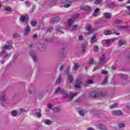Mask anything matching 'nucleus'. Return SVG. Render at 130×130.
Masks as SVG:
<instances>
[{"mask_svg":"<svg viewBox=\"0 0 130 130\" xmlns=\"http://www.w3.org/2000/svg\"><path fill=\"white\" fill-rule=\"evenodd\" d=\"M70 73V68L68 67L67 70L64 72L63 75H68Z\"/></svg>","mask_w":130,"mask_h":130,"instance_id":"43","label":"nucleus"},{"mask_svg":"<svg viewBox=\"0 0 130 130\" xmlns=\"http://www.w3.org/2000/svg\"><path fill=\"white\" fill-rule=\"evenodd\" d=\"M29 54L31 56L34 61H37V56H36V54H35V53H34V51H30Z\"/></svg>","mask_w":130,"mask_h":130,"instance_id":"11","label":"nucleus"},{"mask_svg":"<svg viewBox=\"0 0 130 130\" xmlns=\"http://www.w3.org/2000/svg\"><path fill=\"white\" fill-rule=\"evenodd\" d=\"M37 48L40 51H44L46 49V46L43 43H40L38 45Z\"/></svg>","mask_w":130,"mask_h":130,"instance_id":"6","label":"nucleus"},{"mask_svg":"<svg viewBox=\"0 0 130 130\" xmlns=\"http://www.w3.org/2000/svg\"><path fill=\"white\" fill-rule=\"evenodd\" d=\"M107 95V92L106 91H104V92L99 93V97H104Z\"/></svg>","mask_w":130,"mask_h":130,"instance_id":"32","label":"nucleus"},{"mask_svg":"<svg viewBox=\"0 0 130 130\" xmlns=\"http://www.w3.org/2000/svg\"><path fill=\"white\" fill-rule=\"evenodd\" d=\"M54 19L55 20V23H57V22H58L59 21V20H60V17H54Z\"/></svg>","mask_w":130,"mask_h":130,"instance_id":"45","label":"nucleus"},{"mask_svg":"<svg viewBox=\"0 0 130 130\" xmlns=\"http://www.w3.org/2000/svg\"><path fill=\"white\" fill-rule=\"evenodd\" d=\"M83 39H84V38H83V36L80 35V36L78 37V40L79 41H82V40H83Z\"/></svg>","mask_w":130,"mask_h":130,"instance_id":"53","label":"nucleus"},{"mask_svg":"<svg viewBox=\"0 0 130 130\" xmlns=\"http://www.w3.org/2000/svg\"><path fill=\"white\" fill-rule=\"evenodd\" d=\"M80 8V10H82V11H85V12H90L91 9L90 6L84 5H81Z\"/></svg>","mask_w":130,"mask_h":130,"instance_id":"3","label":"nucleus"},{"mask_svg":"<svg viewBox=\"0 0 130 130\" xmlns=\"http://www.w3.org/2000/svg\"><path fill=\"white\" fill-rule=\"evenodd\" d=\"M68 28L71 30H76L78 29V26L77 25H74L75 23V20L73 19H69L68 21Z\"/></svg>","mask_w":130,"mask_h":130,"instance_id":"1","label":"nucleus"},{"mask_svg":"<svg viewBox=\"0 0 130 130\" xmlns=\"http://www.w3.org/2000/svg\"><path fill=\"white\" fill-rule=\"evenodd\" d=\"M4 11L5 12H12V9H11V7H5V9H4Z\"/></svg>","mask_w":130,"mask_h":130,"instance_id":"40","label":"nucleus"},{"mask_svg":"<svg viewBox=\"0 0 130 130\" xmlns=\"http://www.w3.org/2000/svg\"><path fill=\"white\" fill-rule=\"evenodd\" d=\"M61 94H62L63 99H66V98H70L68 94L64 92V90H62V91H61Z\"/></svg>","mask_w":130,"mask_h":130,"instance_id":"22","label":"nucleus"},{"mask_svg":"<svg viewBox=\"0 0 130 130\" xmlns=\"http://www.w3.org/2000/svg\"><path fill=\"white\" fill-rule=\"evenodd\" d=\"M18 56H19V54L15 53L13 56V58L14 59H17V58H18Z\"/></svg>","mask_w":130,"mask_h":130,"instance_id":"55","label":"nucleus"},{"mask_svg":"<svg viewBox=\"0 0 130 130\" xmlns=\"http://www.w3.org/2000/svg\"><path fill=\"white\" fill-rule=\"evenodd\" d=\"M62 89L60 88V87H57L55 91H54V93H58V92H60V93H61V92H62Z\"/></svg>","mask_w":130,"mask_h":130,"instance_id":"36","label":"nucleus"},{"mask_svg":"<svg viewBox=\"0 0 130 130\" xmlns=\"http://www.w3.org/2000/svg\"><path fill=\"white\" fill-rule=\"evenodd\" d=\"M115 6V4L113 2L107 4V7L109 8V9H113V8H114Z\"/></svg>","mask_w":130,"mask_h":130,"instance_id":"21","label":"nucleus"},{"mask_svg":"<svg viewBox=\"0 0 130 130\" xmlns=\"http://www.w3.org/2000/svg\"><path fill=\"white\" fill-rule=\"evenodd\" d=\"M51 123H52V122H51V121H50V120H46L44 122V124H47V125H50V124H51Z\"/></svg>","mask_w":130,"mask_h":130,"instance_id":"39","label":"nucleus"},{"mask_svg":"<svg viewBox=\"0 0 130 130\" xmlns=\"http://www.w3.org/2000/svg\"><path fill=\"white\" fill-rule=\"evenodd\" d=\"M106 62V56L105 54H102L99 58V64H104Z\"/></svg>","mask_w":130,"mask_h":130,"instance_id":"4","label":"nucleus"},{"mask_svg":"<svg viewBox=\"0 0 130 130\" xmlns=\"http://www.w3.org/2000/svg\"><path fill=\"white\" fill-rule=\"evenodd\" d=\"M94 51H95V52H97L98 51H99V48L98 47V46H95L94 47V49H93Z\"/></svg>","mask_w":130,"mask_h":130,"instance_id":"52","label":"nucleus"},{"mask_svg":"<svg viewBox=\"0 0 130 130\" xmlns=\"http://www.w3.org/2000/svg\"><path fill=\"white\" fill-rule=\"evenodd\" d=\"M11 115H12V116L16 117V116H17V115H18V112H17V111H15V110L12 111L11 112Z\"/></svg>","mask_w":130,"mask_h":130,"instance_id":"33","label":"nucleus"},{"mask_svg":"<svg viewBox=\"0 0 130 130\" xmlns=\"http://www.w3.org/2000/svg\"><path fill=\"white\" fill-rule=\"evenodd\" d=\"M79 113L80 115H81V116H84L85 113H84V111L83 110H80L79 111Z\"/></svg>","mask_w":130,"mask_h":130,"instance_id":"48","label":"nucleus"},{"mask_svg":"<svg viewBox=\"0 0 130 130\" xmlns=\"http://www.w3.org/2000/svg\"><path fill=\"white\" fill-rule=\"evenodd\" d=\"M31 31L30 29V27L28 25L26 26V27L25 28V32L24 34V35H27L28 33Z\"/></svg>","mask_w":130,"mask_h":130,"instance_id":"20","label":"nucleus"},{"mask_svg":"<svg viewBox=\"0 0 130 130\" xmlns=\"http://www.w3.org/2000/svg\"><path fill=\"white\" fill-rule=\"evenodd\" d=\"M74 2L75 0H61V4H66L63 5V8H70Z\"/></svg>","mask_w":130,"mask_h":130,"instance_id":"2","label":"nucleus"},{"mask_svg":"<svg viewBox=\"0 0 130 130\" xmlns=\"http://www.w3.org/2000/svg\"><path fill=\"white\" fill-rule=\"evenodd\" d=\"M53 112L55 113H57V112H60V108L58 107H55L52 109Z\"/></svg>","mask_w":130,"mask_h":130,"instance_id":"28","label":"nucleus"},{"mask_svg":"<svg viewBox=\"0 0 130 130\" xmlns=\"http://www.w3.org/2000/svg\"><path fill=\"white\" fill-rule=\"evenodd\" d=\"M62 79V78L61 77V76H59L56 79V84L57 85H58L59 84H60V83L61 82V79Z\"/></svg>","mask_w":130,"mask_h":130,"instance_id":"26","label":"nucleus"},{"mask_svg":"<svg viewBox=\"0 0 130 130\" xmlns=\"http://www.w3.org/2000/svg\"><path fill=\"white\" fill-rule=\"evenodd\" d=\"M24 112H26V110H25V109H23V108H20L19 109L18 111H17V113L18 114L20 115V114H22Z\"/></svg>","mask_w":130,"mask_h":130,"instance_id":"29","label":"nucleus"},{"mask_svg":"<svg viewBox=\"0 0 130 130\" xmlns=\"http://www.w3.org/2000/svg\"><path fill=\"white\" fill-rule=\"evenodd\" d=\"M86 45L82 44L81 46V49H82V52H85L86 51Z\"/></svg>","mask_w":130,"mask_h":130,"instance_id":"38","label":"nucleus"},{"mask_svg":"<svg viewBox=\"0 0 130 130\" xmlns=\"http://www.w3.org/2000/svg\"><path fill=\"white\" fill-rule=\"evenodd\" d=\"M35 115H36L37 117L40 118L41 117V110H40V112H38L35 113Z\"/></svg>","mask_w":130,"mask_h":130,"instance_id":"37","label":"nucleus"},{"mask_svg":"<svg viewBox=\"0 0 130 130\" xmlns=\"http://www.w3.org/2000/svg\"><path fill=\"white\" fill-rule=\"evenodd\" d=\"M85 28L87 31H88L87 34H88V35H90V34H91L93 31H94L93 29H92V25H91V24H87Z\"/></svg>","mask_w":130,"mask_h":130,"instance_id":"7","label":"nucleus"},{"mask_svg":"<svg viewBox=\"0 0 130 130\" xmlns=\"http://www.w3.org/2000/svg\"><path fill=\"white\" fill-rule=\"evenodd\" d=\"M118 127L119 128H121L122 127H124V124L123 123H120L118 125Z\"/></svg>","mask_w":130,"mask_h":130,"instance_id":"49","label":"nucleus"},{"mask_svg":"<svg viewBox=\"0 0 130 130\" xmlns=\"http://www.w3.org/2000/svg\"><path fill=\"white\" fill-rule=\"evenodd\" d=\"M95 42H97V38H96V35H93L91 38L90 43L93 44Z\"/></svg>","mask_w":130,"mask_h":130,"instance_id":"18","label":"nucleus"},{"mask_svg":"<svg viewBox=\"0 0 130 130\" xmlns=\"http://www.w3.org/2000/svg\"><path fill=\"white\" fill-rule=\"evenodd\" d=\"M13 37H15V38H17L19 37V34L18 33H15L13 35Z\"/></svg>","mask_w":130,"mask_h":130,"instance_id":"61","label":"nucleus"},{"mask_svg":"<svg viewBox=\"0 0 130 130\" xmlns=\"http://www.w3.org/2000/svg\"><path fill=\"white\" fill-rule=\"evenodd\" d=\"M112 115L114 116H118L119 115H122V112L120 110H114L111 112Z\"/></svg>","mask_w":130,"mask_h":130,"instance_id":"8","label":"nucleus"},{"mask_svg":"<svg viewBox=\"0 0 130 130\" xmlns=\"http://www.w3.org/2000/svg\"><path fill=\"white\" fill-rule=\"evenodd\" d=\"M52 31V27H49L47 29V33H50Z\"/></svg>","mask_w":130,"mask_h":130,"instance_id":"50","label":"nucleus"},{"mask_svg":"<svg viewBox=\"0 0 130 130\" xmlns=\"http://www.w3.org/2000/svg\"><path fill=\"white\" fill-rule=\"evenodd\" d=\"M66 53H67V51L66 50V49H62L60 50L59 55L60 57H63V56H64V55H66Z\"/></svg>","mask_w":130,"mask_h":130,"instance_id":"16","label":"nucleus"},{"mask_svg":"<svg viewBox=\"0 0 130 130\" xmlns=\"http://www.w3.org/2000/svg\"><path fill=\"white\" fill-rule=\"evenodd\" d=\"M100 10H99V8H96L94 11V13H93V16L94 17H97L98 16V13H99V11Z\"/></svg>","mask_w":130,"mask_h":130,"instance_id":"31","label":"nucleus"},{"mask_svg":"<svg viewBox=\"0 0 130 130\" xmlns=\"http://www.w3.org/2000/svg\"><path fill=\"white\" fill-rule=\"evenodd\" d=\"M125 44V41L122 40H119L118 42V45L119 46H122Z\"/></svg>","mask_w":130,"mask_h":130,"instance_id":"23","label":"nucleus"},{"mask_svg":"<svg viewBox=\"0 0 130 130\" xmlns=\"http://www.w3.org/2000/svg\"><path fill=\"white\" fill-rule=\"evenodd\" d=\"M6 95H7V90H3L0 94V100L2 102L6 101Z\"/></svg>","mask_w":130,"mask_h":130,"instance_id":"5","label":"nucleus"},{"mask_svg":"<svg viewBox=\"0 0 130 130\" xmlns=\"http://www.w3.org/2000/svg\"><path fill=\"white\" fill-rule=\"evenodd\" d=\"M55 30L58 33H60L61 34H62V28L60 26H58L55 28Z\"/></svg>","mask_w":130,"mask_h":130,"instance_id":"25","label":"nucleus"},{"mask_svg":"<svg viewBox=\"0 0 130 130\" xmlns=\"http://www.w3.org/2000/svg\"><path fill=\"white\" fill-rule=\"evenodd\" d=\"M8 45H12V44H13V41L12 40L8 41Z\"/></svg>","mask_w":130,"mask_h":130,"instance_id":"63","label":"nucleus"},{"mask_svg":"<svg viewBox=\"0 0 130 130\" xmlns=\"http://www.w3.org/2000/svg\"><path fill=\"white\" fill-rule=\"evenodd\" d=\"M73 80H74V77L72 75H69V76L68 78V82H69V83H73Z\"/></svg>","mask_w":130,"mask_h":130,"instance_id":"27","label":"nucleus"},{"mask_svg":"<svg viewBox=\"0 0 130 130\" xmlns=\"http://www.w3.org/2000/svg\"><path fill=\"white\" fill-rule=\"evenodd\" d=\"M107 83H108V76H107L105 77V80L103 81L102 84L103 85H106V84H107Z\"/></svg>","mask_w":130,"mask_h":130,"instance_id":"34","label":"nucleus"},{"mask_svg":"<svg viewBox=\"0 0 130 130\" xmlns=\"http://www.w3.org/2000/svg\"><path fill=\"white\" fill-rule=\"evenodd\" d=\"M0 57H2V58L8 57V53H7L6 50H3V51L0 52Z\"/></svg>","mask_w":130,"mask_h":130,"instance_id":"14","label":"nucleus"},{"mask_svg":"<svg viewBox=\"0 0 130 130\" xmlns=\"http://www.w3.org/2000/svg\"><path fill=\"white\" fill-rule=\"evenodd\" d=\"M64 69V66H61L59 67V71L61 72L62 71H63V69Z\"/></svg>","mask_w":130,"mask_h":130,"instance_id":"59","label":"nucleus"},{"mask_svg":"<svg viewBox=\"0 0 130 130\" xmlns=\"http://www.w3.org/2000/svg\"><path fill=\"white\" fill-rule=\"evenodd\" d=\"M93 62H94V59H93V58H91L89 62V64H93Z\"/></svg>","mask_w":130,"mask_h":130,"instance_id":"54","label":"nucleus"},{"mask_svg":"<svg viewBox=\"0 0 130 130\" xmlns=\"http://www.w3.org/2000/svg\"><path fill=\"white\" fill-rule=\"evenodd\" d=\"M87 84H93V80L92 79H89L87 80Z\"/></svg>","mask_w":130,"mask_h":130,"instance_id":"56","label":"nucleus"},{"mask_svg":"<svg viewBox=\"0 0 130 130\" xmlns=\"http://www.w3.org/2000/svg\"><path fill=\"white\" fill-rule=\"evenodd\" d=\"M117 103H115L113 105H112L110 107V109H113V108H115L116 107H117Z\"/></svg>","mask_w":130,"mask_h":130,"instance_id":"41","label":"nucleus"},{"mask_svg":"<svg viewBox=\"0 0 130 130\" xmlns=\"http://www.w3.org/2000/svg\"><path fill=\"white\" fill-rule=\"evenodd\" d=\"M73 19H77V18H79V14H75L72 16Z\"/></svg>","mask_w":130,"mask_h":130,"instance_id":"58","label":"nucleus"},{"mask_svg":"<svg viewBox=\"0 0 130 130\" xmlns=\"http://www.w3.org/2000/svg\"><path fill=\"white\" fill-rule=\"evenodd\" d=\"M48 107L49 109H51L52 108V104H48Z\"/></svg>","mask_w":130,"mask_h":130,"instance_id":"64","label":"nucleus"},{"mask_svg":"<svg viewBox=\"0 0 130 130\" xmlns=\"http://www.w3.org/2000/svg\"><path fill=\"white\" fill-rule=\"evenodd\" d=\"M90 96L91 98H97L99 97V92H92L90 93Z\"/></svg>","mask_w":130,"mask_h":130,"instance_id":"15","label":"nucleus"},{"mask_svg":"<svg viewBox=\"0 0 130 130\" xmlns=\"http://www.w3.org/2000/svg\"><path fill=\"white\" fill-rule=\"evenodd\" d=\"M36 24H37L36 21H32V22H31V25H32L33 27H35V26H36Z\"/></svg>","mask_w":130,"mask_h":130,"instance_id":"60","label":"nucleus"},{"mask_svg":"<svg viewBox=\"0 0 130 130\" xmlns=\"http://www.w3.org/2000/svg\"><path fill=\"white\" fill-rule=\"evenodd\" d=\"M104 15L105 16V18L108 19H111V17H112V15H111V13L109 12L104 13Z\"/></svg>","mask_w":130,"mask_h":130,"instance_id":"17","label":"nucleus"},{"mask_svg":"<svg viewBox=\"0 0 130 130\" xmlns=\"http://www.w3.org/2000/svg\"><path fill=\"white\" fill-rule=\"evenodd\" d=\"M104 34L105 35H111V34H112V33L111 32V30H107L104 32Z\"/></svg>","mask_w":130,"mask_h":130,"instance_id":"35","label":"nucleus"},{"mask_svg":"<svg viewBox=\"0 0 130 130\" xmlns=\"http://www.w3.org/2000/svg\"><path fill=\"white\" fill-rule=\"evenodd\" d=\"M102 3V0H96L95 2H94L95 5H99V4H101Z\"/></svg>","mask_w":130,"mask_h":130,"instance_id":"44","label":"nucleus"},{"mask_svg":"<svg viewBox=\"0 0 130 130\" xmlns=\"http://www.w3.org/2000/svg\"><path fill=\"white\" fill-rule=\"evenodd\" d=\"M111 43V40L110 39H108L106 41V44H110Z\"/></svg>","mask_w":130,"mask_h":130,"instance_id":"57","label":"nucleus"},{"mask_svg":"<svg viewBox=\"0 0 130 130\" xmlns=\"http://www.w3.org/2000/svg\"><path fill=\"white\" fill-rule=\"evenodd\" d=\"M81 83H82V80L81 79L77 80L75 84V87L76 88V89H81Z\"/></svg>","mask_w":130,"mask_h":130,"instance_id":"13","label":"nucleus"},{"mask_svg":"<svg viewBox=\"0 0 130 130\" xmlns=\"http://www.w3.org/2000/svg\"><path fill=\"white\" fill-rule=\"evenodd\" d=\"M112 31L113 34H115L116 35H119V32L117 33L115 29H112Z\"/></svg>","mask_w":130,"mask_h":130,"instance_id":"51","label":"nucleus"},{"mask_svg":"<svg viewBox=\"0 0 130 130\" xmlns=\"http://www.w3.org/2000/svg\"><path fill=\"white\" fill-rule=\"evenodd\" d=\"M2 49H7V50H11V49H13V46H8L5 45L4 47H2Z\"/></svg>","mask_w":130,"mask_h":130,"instance_id":"24","label":"nucleus"},{"mask_svg":"<svg viewBox=\"0 0 130 130\" xmlns=\"http://www.w3.org/2000/svg\"><path fill=\"white\" fill-rule=\"evenodd\" d=\"M80 67V64H79V63L78 62L74 63V66L73 67L72 71H74V72L78 71Z\"/></svg>","mask_w":130,"mask_h":130,"instance_id":"12","label":"nucleus"},{"mask_svg":"<svg viewBox=\"0 0 130 130\" xmlns=\"http://www.w3.org/2000/svg\"><path fill=\"white\" fill-rule=\"evenodd\" d=\"M20 20L21 22L24 23V22H26V21L29 20V16L28 15H22L20 17Z\"/></svg>","mask_w":130,"mask_h":130,"instance_id":"9","label":"nucleus"},{"mask_svg":"<svg viewBox=\"0 0 130 130\" xmlns=\"http://www.w3.org/2000/svg\"><path fill=\"white\" fill-rule=\"evenodd\" d=\"M25 4L26 5V7H27L28 8H29V7H30V2H29L28 1H26L25 2Z\"/></svg>","mask_w":130,"mask_h":130,"instance_id":"62","label":"nucleus"},{"mask_svg":"<svg viewBox=\"0 0 130 130\" xmlns=\"http://www.w3.org/2000/svg\"><path fill=\"white\" fill-rule=\"evenodd\" d=\"M99 127L100 128V129L107 130V127H106V126H105V125H103V124H100L99 125Z\"/></svg>","mask_w":130,"mask_h":130,"instance_id":"30","label":"nucleus"},{"mask_svg":"<svg viewBox=\"0 0 130 130\" xmlns=\"http://www.w3.org/2000/svg\"><path fill=\"white\" fill-rule=\"evenodd\" d=\"M115 24H121L122 21L118 19H116L114 21Z\"/></svg>","mask_w":130,"mask_h":130,"instance_id":"42","label":"nucleus"},{"mask_svg":"<svg viewBox=\"0 0 130 130\" xmlns=\"http://www.w3.org/2000/svg\"><path fill=\"white\" fill-rule=\"evenodd\" d=\"M102 75H108V72L106 70H102Z\"/></svg>","mask_w":130,"mask_h":130,"instance_id":"46","label":"nucleus"},{"mask_svg":"<svg viewBox=\"0 0 130 130\" xmlns=\"http://www.w3.org/2000/svg\"><path fill=\"white\" fill-rule=\"evenodd\" d=\"M50 23H51V24H54L55 23H56L54 17H53L52 19H50Z\"/></svg>","mask_w":130,"mask_h":130,"instance_id":"47","label":"nucleus"},{"mask_svg":"<svg viewBox=\"0 0 130 130\" xmlns=\"http://www.w3.org/2000/svg\"><path fill=\"white\" fill-rule=\"evenodd\" d=\"M119 77H120L122 81H126L128 79V76L126 74H119Z\"/></svg>","mask_w":130,"mask_h":130,"instance_id":"10","label":"nucleus"},{"mask_svg":"<svg viewBox=\"0 0 130 130\" xmlns=\"http://www.w3.org/2000/svg\"><path fill=\"white\" fill-rule=\"evenodd\" d=\"M78 95V92H70L69 93V99H73L74 97H76Z\"/></svg>","mask_w":130,"mask_h":130,"instance_id":"19","label":"nucleus"}]
</instances>
